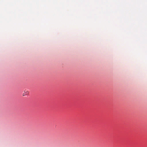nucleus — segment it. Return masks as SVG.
Listing matches in <instances>:
<instances>
[{
  "label": "nucleus",
  "instance_id": "obj_1",
  "mask_svg": "<svg viewBox=\"0 0 147 147\" xmlns=\"http://www.w3.org/2000/svg\"><path fill=\"white\" fill-rule=\"evenodd\" d=\"M28 93H29V92L28 91H26L23 94V96H26V95H28Z\"/></svg>",
  "mask_w": 147,
  "mask_h": 147
}]
</instances>
